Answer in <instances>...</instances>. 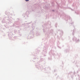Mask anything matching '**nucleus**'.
<instances>
[{
  "label": "nucleus",
  "mask_w": 80,
  "mask_h": 80,
  "mask_svg": "<svg viewBox=\"0 0 80 80\" xmlns=\"http://www.w3.org/2000/svg\"><path fill=\"white\" fill-rule=\"evenodd\" d=\"M26 2H28L29 1V0H25Z\"/></svg>",
  "instance_id": "obj_1"
}]
</instances>
